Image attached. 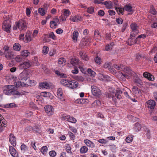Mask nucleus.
<instances>
[{"label": "nucleus", "mask_w": 157, "mask_h": 157, "mask_svg": "<svg viewBox=\"0 0 157 157\" xmlns=\"http://www.w3.org/2000/svg\"><path fill=\"white\" fill-rule=\"evenodd\" d=\"M3 93L7 95H19L20 93L14 89V86L11 85H7L5 87L3 90Z\"/></svg>", "instance_id": "3"}, {"label": "nucleus", "mask_w": 157, "mask_h": 157, "mask_svg": "<svg viewBox=\"0 0 157 157\" xmlns=\"http://www.w3.org/2000/svg\"><path fill=\"white\" fill-rule=\"evenodd\" d=\"M21 151L23 153H24L28 151L27 147L23 144L21 145Z\"/></svg>", "instance_id": "31"}, {"label": "nucleus", "mask_w": 157, "mask_h": 157, "mask_svg": "<svg viewBox=\"0 0 157 157\" xmlns=\"http://www.w3.org/2000/svg\"><path fill=\"white\" fill-rule=\"evenodd\" d=\"M91 87L92 92L94 95L98 97L101 95V91L98 87L95 86H92Z\"/></svg>", "instance_id": "9"}, {"label": "nucleus", "mask_w": 157, "mask_h": 157, "mask_svg": "<svg viewBox=\"0 0 157 157\" xmlns=\"http://www.w3.org/2000/svg\"><path fill=\"white\" fill-rule=\"evenodd\" d=\"M25 41L26 42L30 41L32 39L31 33L30 31H28L25 35Z\"/></svg>", "instance_id": "19"}, {"label": "nucleus", "mask_w": 157, "mask_h": 157, "mask_svg": "<svg viewBox=\"0 0 157 157\" xmlns=\"http://www.w3.org/2000/svg\"><path fill=\"white\" fill-rule=\"evenodd\" d=\"M70 11L68 10H65L64 11L63 14L64 15V16L66 17H67L68 16L70 15Z\"/></svg>", "instance_id": "54"}, {"label": "nucleus", "mask_w": 157, "mask_h": 157, "mask_svg": "<svg viewBox=\"0 0 157 157\" xmlns=\"http://www.w3.org/2000/svg\"><path fill=\"white\" fill-rule=\"evenodd\" d=\"M115 9L118 14L119 15H122L124 11V8H121L120 7L115 6Z\"/></svg>", "instance_id": "22"}, {"label": "nucleus", "mask_w": 157, "mask_h": 157, "mask_svg": "<svg viewBox=\"0 0 157 157\" xmlns=\"http://www.w3.org/2000/svg\"><path fill=\"white\" fill-rule=\"evenodd\" d=\"M70 20L73 22H78L81 20V17L79 16L71 17Z\"/></svg>", "instance_id": "20"}, {"label": "nucleus", "mask_w": 157, "mask_h": 157, "mask_svg": "<svg viewBox=\"0 0 157 157\" xmlns=\"http://www.w3.org/2000/svg\"><path fill=\"white\" fill-rule=\"evenodd\" d=\"M130 27L132 30L131 32L130 37H135V35L139 32V31L137 30V25L135 23H132Z\"/></svg>", "instance_id": "7"}, {"label": "nucleus", "mask_w": 157, "mask_h": 157, "mask_svg": "<svg viewBox=\"0 0 157 157\" xmlns=\"http://www.w3.org/2000/svg\"><path fill=\"white\" fill-rule=\"evenodd\" d=\"M78 60L75 58H73L71 59L70 63L73 66H75L78 63Z\"/></svg>", "instance_id": "25"}, {"label": "nucleus", "mask_w": 157, "mask_h": 157, "mask_svg": "<svg viewBox=\"0 0 157 157\" xmlns=\"http://www.w3.org/2000/svg\"><path fill=\"white\" fill-rule=\"evenodd\" d=\"M42 94L43 96L45 97H49L50 96V94L48 92H44Z\"/></svg>", "instance_id": "60"}, {"label": "nucleus", "mask_w": 157, "mask_h": 157, "mask_svg": "<svg viewBox=\"0 0 157 157\" xmlns=\"http://www.w3.org/2000/svg\"><path fill=\"white\" fill-rule=\"evenodd\" d=\"M145 105L147 107L153 109L154 108L155 105V102L154 100H150L146 102Z\"/></svg>", "instance_id": "12"}, {"label": "nucleus", "mask_w": 157, "mask_h": 157, "mask_svg": "<svg viewBox=\"0 0 157 157\" xmlns=\"http://www.w3.org/2000/svg\"><path fill=\"white\" fill-rule=\"evenodd\" d=\"M50 27L51 28H54L55 26L57 25L54 21H51L50 23Z\"/></svg>", "instance_id": "58"}, {"label": "nucleus", "mask_w": 157, "mask_h": 157, "mask_svg": "<svg viewBox=\"0 0 157 157\" xmlns=\"http://www.w3.org/2000/svg\"><path fill=\"white\" fill-rule=\"evenodd\" d=\"M122 93V91L120 90H115L112 88L109 89L108 92L105 94L107 97L112 98V100L115 102H116V97L117 99L120 100L122 98L121 94Z\"/></svg>", "instance_id": "2"}, {"label": "nucleus", "mask_w": 157, "mask_h": 157, "mask_svg": "<svg viewBox=\"0 0 157 157\" xmlns=\"http://www.w3.org/2000/svg\"><path fill=\"white\" fill-rule=\"evenodd\" d=\"M49 154L50 156L52 157H54L56 155V152L54 151H50L49 152Z\"/></svg>", "instance_id": "63"}, {"label": "nucleus", "mask_w": 157, "mask_h": 157, "mask_svg": "<svg viewBox=\"0 0 157 157\" xmlns=\"http://www.w3.org/2000/svg\"><path fill=\"white\" fill-rule=\"evenodd\" d=\"M4 50V55L5 57L8 59H13L14 54L13 52L10 49L9 47L5 46L3 47Z\"/></svg>", "instance_id": "4"}, {"label": "nucleus", "mask_w": 157, "mask_h": 157, "mask_svg": "<svg viewBox=\"0 0 157 157\" xmlns=\"http://www.w3.org/2000/svg\"><path fill=\"white\" fill-rule=\"evenodd\" d=\"M9 137V140L11 144L13 146H15L16 145V140L14 135L11 134Z\"/></svg>", "instance_id": "16"}, {"label": "nucleus", "mask_w": 157, "mask_h": 157, "mask_svg": "<svg viewBox=\"0 0 157 157\" xmlns=\"http://www.w3.org/2000/svg\"><path fill=\"white\" fill-rule=\"evenodd\" d=\"M84 142L87 146L91 148H93L95 147L94 144L88 139H86L84 140Z\"/></svg>", "instance_id": "15"}, {"label": "nucleus", "mask_w": 157, "mask_h": 157, "mask_svg": "<svg viewBox=\"0 0 157 157\" xmlns=\"http://www.w3.org/2000/svg\"><path fill=\"white\" fill-rule=\"evenodd\" d=\"M66 60L63 58H60L59 59L58 63L60 67L63 66L65 64Z\"/></svg>", "instance_id": "24"}, {"label": "nucleus", "mask_w": 157, "mask_h": 157, "mask_svg": "<svg viewBox=\"0 0 157 157\" xmlns=\"http://www.w3.org/2000/svg\"><path fill=\"white\" fill-rule=\"evenodd\" d=\"M79 55L80 57L83 60L87 61L88 60V58L87 56V55L85 53L81 52H79Z\"/></svg>", "instance_id": "27"}, {"label": "nucleus", "mask_w": 157, "mask_h": 157, "mask_svg": "<svg viewBox=\"0 0 157 157\" xmlns=\"http://www.w3.org/2000/svg\"><path fill=\"white\" fill-rule=\"evenodd\" d=\"M110 63H105L104 65V67L106 68H108L109 70L110 71L112 72V71H114L113 68H112L110 66Z\"/></svg>", "instance_id": "32"}, {"label": "nucleus", "mask_w": 157, "mask_h": 157, "mask_svg": "<svg viewBox=\"0 0 157 157\" xmlns=\"http://www.w3.org/2000/svg\"><path fill=\"white\" fill-rule=\"evenodd\" d=\"M69 81L67 79H63L61 80L60 83L63 86L67 87Z\"/></svg>", "instance_id": "39"}, {"label": "nucleus", "mask_w": 157, "mask_h": 157, "mask_svg": "<svg viewBox=\"0 0 157 157\" xmlns=\"http://www.w3.org/2000/svg\"><path fill=\"white\" fill-rule=\"evenodd\" d=\"M29 52L27 50H24L21 52V55L23 57H27L29 55Z\"/></svg>", "instance_id": "48"}, {"label": "nucleus", "mask_w": 157, "mask_h": 157, "mask_svg": "<svg viewBox=\"0 0 157 157\" xmlns=\"http://www.w3.org/2000/svg\"><path fill=\"white\" fill-rule=\"evenodd\" d=\"M67 121H68L74 123H75L77 121V120L75 118L69 116L67 117Z\"/></svg>", "instance_id": "30"}, {"label": "nucleus", "mask_w": 157, "mask_h": 157, "mask_svg": "<svg viewBox=\"0 0 157 157\" xmlns=\"http://www.w3.org/2000/svg\"><path fill=\"white\" fill-rule=\"evenodd\" d=\"M33 130L32 127L29 126L27 127L24 130V131L26 132L31 131Z\"/></svg>", "instance_id": "64"}, {"label": "nucleus", "mask_w": 157, "mask_h": 157, "mask_svg": "<svg viewBox=\"0 0 157 157\" xmlns=\"http://www.w3.org/2000/svg\"><path fill=\"white\" fill-rule=\"evenodd\" d=\"M32 64V63L29 61L24 62L21 63L18 66V67L21 69H25L30 67Z\"/></svg>", "instance_id": "10"}, {"label": "nucleus", "mask_w": 157, "mask_h": 157, "mask_svg": "<svg viewBox=\"0 0 157 157\" xmlns=\"http://www.w3.org/2000/svg\"><path fill=\"white\" fill-rule=\"evenodd\" d=\"M38 11L39 13L42 16H44L45 14L44 10L42 8H39Z\"/></svg>", "instance_id": "52"}, {"label": "nucleus", "mask_w": 157, "mask_h": 157, "mask_svg": "<svg viewBox=\"0 0 157 157\" xmlns=\"http://www.w3.org/2000/svg\"><path fill=\"white\" fill-rule=\"evenodd\" d=\"M0 124L2 126L5 127V125L6 124V121L3 118H2L1 120H0Z\"/></svg>", "instance_id": "50"}, {"label": "nucleus", "mask_w": 157, "mask_h": 157, "mask_svg": "<svg viewBox=\"0 0 157 157\" xmlns=\"http://www.w3.org/2000/svg\"><path fill=\"white\" fill-rule=\"evenodd\" d=\"M103 4L105 5L106 7L108 9L112 8L113 4L111 1H105L103 2Z\"/></svg>", "instance_id": "23"}, {"label": "nucleus", "mask_w": 157, "mask_h": 157, "mask_svg": "<svg viewBox=\"0 0 157 157\" xmlns=\"http://www.w3.org/2000/svg\"><path fill=\"white\" fill-rule=\"evenodd\" d=\"M124 95L125 97L127 98H128L131 100H132L133 101L136 102V100L135 99L132 98L128 94V93L127 92H124Z\"/></svg>", "instance_id": "51"}, {"label": "nucleus", "mask_w": 157, "mask_h": 157, "mask_svg": "<svg viewBox=\"0 0 157 157\" xmlns=\"http://www.w3.org/2000/svg\"><path fill=\"white\" fill-rule=\"evenodd\" d=\"M87 12L90 14H92L94 11V8L92 7H90L88 8Z\"/></svg>", "instance_id": "56"}, {"label": "nucleus", "mask_w": 157, "mask_h": 157, "mask_svg": "<svg viewBox=\"0 0 157 157\" xmlns=\"http://www.w3.org/2000/svg\"><path fill=\"white\" fill-rule=\"evenodd\" d=\"M78 33L77 31H74L73 33V37H72L73 40L75 42L77 40V37L78 36Z\"/></svg>", "instance_id": "41"}, {"label": "nucleus", "mask_w": 157, "mask_h": 157, "mask_svg": "<svg viewBox=\"0 0 157 157\" xmlns=\"http://www.w3.org/2000/svg\"><path fill=\"white\" fill-rule=\"evenodd\" d=\"M88 151V148L86 146H82L80 149V153L81 154L86 153Z\"/></svg>", "instance_id": "28"}, {"label": "nucleus", "mask_w": 157, "mask_h": 157, "mask_svg": "<svg viewBox=\"0 0 157 157\" xmlns=\"http://www.w3.org/2000/svg\"><path fill=\"white\" fill-rule=\"evenodd\" d=\"M23 57L21 55H18L15 58V59L17 62H20L23 59Z\"/></svg>", "instance_id": "47"}, {"label": "nucleus", "mask_w": 157, "mask_h": 157, "mask_svg": "<svg viewBox=\"0 0 157 157\" xmlns=\"http://www.w3.org/2000/svg\"><path fill=\"white\" fill-rule=\"evenodd\" d=\"M98 142L100 143H101L102 144H106L107 143V140H105L104 139H100L99 140H98Z\"/></svg>", "instance_id": "62"}, {"label": "nucleus", "mask_w": 157, "mask_h": 157, "mask_svg": "<svg viewBox=\"0 0 157 157\" xmlns=\"http://www.w3.org/2000/svg\"><path fill=\"white\" fill-rule=\"evenodd\" d=\"M66 151L68 153L72 154V152L71 151V147L69 144H67L65 146Z\"/></svg>", "instance_id": "44"}, {"label": "nucleus", "mask_w": 157, "mask_h": 157, "mask_svg": "<svg viewBox=\"0 0 157 157\" xmlns=\"http://www.w3.org/2000/svg\"><path fill=\"white\" fill-rule=\"evenodd\" d=\"M116 21L118 24H122L123 22V20L121 18H117Z\"/></svg>", "instance_id": "57"}, {"label": "nucleus", "mask_w": 157, "mask_h": 157, "mask_svg": "<svg viewBox=\"0 0 157 157\" xmlns=\"http://www.w3.org/2000/svg\"><path fill=\"white\" fill-rule=\"evenodd\" d=\"M55 73L60 77L62 78H66L67 75L66 74L63 73H60L59 71L56 70L55 71Z\"/></svg>", "instance_id": "34"}, {"label": "nucleus", "mask_w": 157, "mask_h": 157, "mask_svg": "<svg viewBox=\"0 0 157 157\" xmlns=\"http://www.w3.org/2000/svg\"><path fill=\"white\" fill-rule=\"evenodd\" d=\"M124 10L128 12H131L132 10V8L130 5H126L124 6Z\"/></svg>", "instance_id": "36"}, {"label": "nucleus", "mask_w": 157, "mask_h": 157, "mask_svg": "<svg viewBox=\"0 0 157 157\" xmlns=\"http://www.w3.org/2000/svg\"><path fill=\"white\" fill-rule=\"evenodd\" d=\"M143 76L149 80L153 81L154 79L153 75L147 72H145L143 73Z\"/></svg>", "instance_id": "18"}, {"label": "nucleus", "mask_w": 157, "mask_h": 157, "mask_svg": "<svg viewBox=\"0 0 157 157\" xmlns=\"http://www.w3.org/2000/svg\"><path fill=\"white\" fill-rule=\"evenodd\" d=\"M48 151V148L46 146L42 147L40 149L41 152L44 155H45Z\"/></svg>", "instance_id": "40"}, {"label": "nucleus", "mask_w": 157, "mask_h": 157, "mask_svg": "<svg viewBox=\"0 0 157 157\" xmlns=\"http://www.w3.org/2000/svg\"><path fill=\"white\" fill-rule=\"evenodd\" d=\"M75 79L78 81L82 82L84 79L81 76H77L75 77Z\"/></svg>", "instance_id": "53"}, {"label": "nucleus", "mask_w": 157, "mask_h": 157, "mask_svg": "<svg viewBox=\"0 0 157 157\" xmlns=\"http://www.w3.org/2000/svg\"><path fill=\"white\" fill-rule=\"evenodd\" d=\"M78 85V82L75 80L69 81L67 87L71 89H74L77 87Z\"/></svg>", "instance_id": "11"}, {"label": "nucleus", "mask_w": 157, "mask_h": 157, "mask_svg": "<svg viewBox=\"0 0 157 157\" xmlns=\"http://www.w3.org/2000/svg\"><path fill=\"white\" fill-rule=\"evenodd\" d=\"M133 136L132 135L128 136L126 139V141L127 143H130L133 140Z\"/></svg>", "instance_id": "46"}, {"label": "nucleus", "mask_w": 157, "mask_h": 157, "mask_svg": "<svg viewBox=\"0 0 157 157\" xmlns=\"http://www.w3.org/2000/svg\"><path fill=\"white\" fill-rule=\"evenodd\" d=\"M141 128L140 124L139 123H136L134 128V129L136 132H138L140 129Z\"/></svg>", "instance_id": "45"}, {"label": "nucleus", "mask_w": 157, "mask_h": 157, "mask_svg": "<svg viewBox=\"0 0 157 157\" xmlns=\"http://www.w3.org/2000/svg\"><path fill=\"white\" fill-rule=\"evenodd\" d=\"M133 93L136 95V96L139 97L141 95V92L140 90L138 89L137 87L133 86L132 89Z\"/></svg>", "instance_id": "17"}, {"label": "nucleus", "mask_w": 157, "mask_h": 157, "mask_svg": "<svg viewBox=\"0 0 157 157\" xmlns=\"http://www.w3.org/2000/svg\"><path fill=\"white\" fill-rule=\"evenodd\" d=\"M40 86L42 88L48 89L49 87V84L47 82L41 83L40 84Z\"/></svg>", "instance_id": "35"}, {"label": "nucleus", "mask_w": 157, "mask_h": 157, "mask_svg": "<svg viewBox=\"0 0 157 157\" xmlns=\"http://www.w3.org/2000/svg\"><path fill=\"white\" fill-rule=\"evenodd\" d=\"M150 12L153 15H155L156 14V11L153 7H151L150 11Z\"/></svg>", "instance_id": "59"}, {"label": "nucleus", "mask_w": 157, "mask_h": 157, "mask_svg": "<svg viewBox=\"0 0 157 157\" xmlns=\"http://www.w3.org/2000/svg\"><path fill=\"white\" fill-rule=\"evenodd\" d=\"M9 151L11 155L14 157H17L18 153L15 148L12 146L9 147Z\"/></svg>", "instance_id": "14"}, {"label": "nucleus", "mask_w": 157, "mask_h": 157, "mask_svg": "<svg viewBox=\"0 0 157 157\" xmlns=\"http://www.w3.org/2000/svg\"><path fill=\"white\" fill-rule=\"evenodd\" d=\"M44 109L45 113L49 116H51L54 112V109L51 105H47L44 107Z\"/></svg>", "instance_id": "6"}, {"label": "nucleus", "mask_w": 157, "mask_h": 157, "mask_svg": "<svg viewBox=\"0 0 157 157\" xmlns=\"http://www.w3.org/2000/svg\"><path fill=\"white\" fill-rule=\"evenodd\" d=\"M63 94L62 90L61 88H59L57 91V95L58 97L60 99L62 100V95Z\"/></svg>", "instance_id": "29"}, {"label": "nucleus", "mask_w": 157, "mask_h": 157, "mask_svg": "<svg viewBox=\"0 0 157 157\" xmlns=\"http://www.w3.org/2000/svg\"><path fill=\"white\" fill-rule=\"evenodd\" d=\"M134 82L139 87H141L143 85V82L139 78H136L134 79Z\"/></svg>", "instance_id": "26"}, {"label": "nucleus", "mask_w": 157, "mask_h": 157, "mask_svg": "<svg viewBox=\"0 0 157 157\" xmlns=\"http://www.w3.org/2000/svg\"><path fill=\"white\" fill-rule=\"evenodd\" d=\"M134 37H131L130 36V38L128 39V45L131 46L135 42V39L133 38Z\"/></svg>", "instance_id": "37"}, {"label": "nucleus", "mask_w": 157, "mask_h": 157, "mask_svg": "<svg viewBox=\"0 0 157 157\" xmlns=\"http://www.w3.org/2000/svg\"><path fill=\"white\" fill-rule=\"evenodd\" d=\"M11 27V21L10 20L7 19L4 21L2 25V29L4 31L8 33H10Z\"/></svg>", "instance_id": "5"}, {"label": "nucleus", "mask_w": 157, "mask_h": 157, "mask_svg": "<svg viewBox=\"0 0 157 157\" xmlns=\"http://www.w3.org/2000/svg\"><path fill=\"white\" fill-rule=\"evenodd\" d=\"M114 45V44L113 43H112L109 44L107 45L105 47V50L108 51L111 50Z\"/></svg>", "instance_id": "38"}, {"label": "nucleus", "mask_w": 157, "mask_h": 157, "mask_svg": "<svg viewBox=\"0 0 157 157\" xmlns=\"http://www.w3.org/2000/svg\"><path fill=\"white\" fill-rule=\"evenodd\" d=\"M87 72L90 76L93 77L95 76V72L92 70L90 69H88Z\"/></svg>", "instance_id": "43"}, {"label": "nucleus", "mask_w": 157, "mask_h": 157, "mask_svg": "<svg viewBox=\"0 0 157 157\" xmlns=\"http://www.w3.org/2000/svg\"><path fill=\"white\" fill-rule=\"evenodd\" d=\"M24 83H21V82H17L14 83V85L16 86L17 87H20L21 86H23V85H25Z\"/></svg>", "instance_id": "42"}, {"label": "nucleus", "mask_w": 157, "mask_h": 157, "mask_svg": "<svg viewBox=\"0 0 157 157\" xmlns=\"http://www.w3.org/2000/svg\"><path fill=\"white\" fill-rule=\"evenodd\" d=\"M127 25L128 24L127 23L125 22L123 23V27L121 29V31L122 32H123L125 31Z\"/></svg>", "instance_id": "61"}, {"label": "nucleus", "mask_w": 157, "mask_h": 157, "mask_svg": "<svg viewBox=\"0 0 157 157\" xmlns=\"http://www.w3.org/2000/svg\"><path fill=\"white\" fill-rule=\"evenodd\" d=\"M21 48V45L18 43H15L13 45V49L15 51H19L20 50Z\"/></svg>", "instance_id": "33"}, {"label": "nucleus", "mask_w": 157, "mask_h": 157, "mask_svg": "<svg viewBox=\"0 0 157 157\" xmlns=\"http://www.w3.org/2000/svg\"><path fill=\"white\" fill-rule=\"evenodd\" d=\"M16 26L20 30H25L27 28L26 22L23 20L19 21L17 23Z\"/></svg>", "instance_id": "8"}, {"label": "nucleus", "mask_w": 157, "mask_h": 157, "mask_svg": "<svg viewBox=\"0 0 157 157\" xmlns=\"http://www.w3.org/2000/svg\"><path fill=\"white\" fill-rule=\"evenodd\" d=\"M113 67L116 69L121 71H122L125 73L124 74L121 72L122 80L124 81L126 80V78L129 79L130 78V75L133 76L135 74V73L130 68L126 66H123V65H118L117 64H114Z\"/></svg>", "instance_id": "1"}, {"label": "nucleus", "mask_w": 157, "mask_h": 157, "mask_svg": "<svg viewBox=\"0 0 157 157\" xmlns=\"http://www.w3.org/2000/svg\"><path fill=\"white\" fill-rule=\"evenodd\" d=\"M49 48L48 47L44 46L43 48V53L44 54L46 55L48 53Z\"/></svg>", "instance_id": "49"}, {"label": "nucleus", "mask_w": 157, "mask_h": 157, "mask_svg": "<svg viewBox=\"0 0 157 157\" xmlns=\"http://www.w3.org/2000/svg\"><path fill=\"white\" fill-rule=\"evenodd\" d=\"M95 62L96 63L100 64L101 63V59L98 56L96 57L94 59Z\"/></svg>", "instance_id": "55"}, {"label": "nucleus", "mask_w": 157, "mask_h": 157, "mask_svg": "<svg viewBox=\"0 0 157 157\" xmlns=\"http://www.w3.org/2000/svg\"><path fill=\"white\" fill-rule=\"evenodd\" d=\"M28 78V75L26 71L22 72L19 75V78L23 81H25Z\"/></svg>", "instance_id": "13"}, {"label": "nucleus", "mask_w": 157, "mask_h": 157, "mask_svg": "<svg viewBox=\"0 0 157 157\" xmlns=\"http://www.w3.org/2000/svg\"><path fill=\"white\" fill-rule=\"evenodd\" d=\"M94 37L97 41L100 40L101 39V36L99 34V32L98 30L94 32Z\"/></svg>", "instance_id": "21"}]
</instances>
